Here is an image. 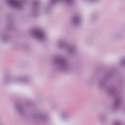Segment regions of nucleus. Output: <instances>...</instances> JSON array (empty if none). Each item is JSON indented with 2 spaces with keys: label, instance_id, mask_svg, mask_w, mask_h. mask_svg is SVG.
Returning <instances> with one entry per match:
<instances>
[{
  "label": "nucleus",
  "instance_id": "f3484780",
  "mask_svg": "<svg viewBox=\"0 0 125 125\" xmlns=\"http://www.w3.org/2000/svg\"><path fill=\"white\" fill-rule=\"evenodd\" d=\"M7 38V37L5 36H3L1 38V39L3 40H6Z\"/></svg>",
  "mask_w": 125,
  "mask_h": 125
},
{
  "label": "nucleus",
  "instance_id": "39448f33",
  "mask_svg": "<svg viewBox=\"0 0 125 125\" xmlns=\"http://www.w3.org/2000/svg\"><path fill=\"white\" fill-rule=\"evenodd\" d=\"M113 73L111 72H108L105 76L103 80H100L99 81L98 84L99 86L100 87H104L106 81L108 79L111 77Z\"/></svg>",
  "mask_w": 125,
  "mask_h": 125
},
{
  "label": "nucleus",
  "instance_id": "a211bd4d",
  "mask_svg": "<svg viewBox=\"0 0 125 125\" xmlns=\"http://www.w3.org/2000/svg\"><path fill=\"white\" fill-rule=\"evenodd\" d=\"M113 125H121L120 123L118 122H115Z\"/></svg>",
  "mask_w": 125,
  "mask_h": 125
},
{
  "label": "nucleus",
  "instance_id": "9d476101",
  "mask_svg": "<svg viewBox=\"0 0 125 125\" xmlns=\"http://www.w3.org/2000/svg\"><path fill=\"white\" fill-rule=\"evenodd\" d=\"M35 118H38L39 119H44V116L42 115H39L38 114H36L34 115Z\"/></svg>",
  "mask_w": 125,
  "mask_h": 125
},
{
  "label": "nucleus",
  "instance_id": "20e7f679",
  "mask_svg": "<svg viewBox=\"0 0 125 125\" xmlns=\"http://www.w3.org/2000/svg\"><path fill=\"white\" fill-rule=\"evenodd\" d=\"M7 3L11 7L16 9H19L22 6V2L19 0H7Z\"/></svg>",
  "mask_w": 125,
  "mask_h": 125
},
{
  "label": "nucleus",
  "instance_id": "f257e3e1",
  "mask_svg": "<svg viewBox=\"0 0 125 125\" xmlns=\"http://www.w3.org/2000/svg\"><path fill=\"white\" fill-rule=\"evenodd\" d=\"M55 66L60 70L67 71L70 68V66L64 59L61 58H57L54 61Z\"/></svg>",
  "mask_w": 125,
  "mask_h": 125
},
{
  "label": "nucleus",
  "instance_id": "6ab92c4d",
  "mask_svg": "<svg viewBox=\"0 0 125 125\" xmlns=\"http://www.w3.org/2000/svg\"><path fill=\"white\" fill-rule=\"evenodd\" d=\"M63 117H66V116H65V115H64V116H63Z\"/></svg>",
  "mask_w": 125,
  "mask_h": 125
},
{
  "label": "nucleus",
  "instance_id": "f03ea898",
  "mask_svg": "<svg viewBox=\"0 0 125 125\" xmlns=\"http://www.w3.org/2000/svg\"><path fill=\"white\" fill-rule=\"evenodd\" d=\"M108 92L109 94L113 95L115 99V101L114 105V108L116 109L118 108L120 105L121 98L120 94L116 91L114 88L108 89Z\"/></svg>",
  "mask_w": 125,
  "mask_h": 125
},
{
  "label": "nucleus",
  "instance_id": "2eb2a0df",
  "mask_svg": "<svg viewBox=\"0 0 125 125\" xmlns=\"http://www.w3.org/2000/svg\"><path fill=\"white\" fill-rule=\"evenodd\" d=\"M58 44L59 45H60V46L61 47H65V45L62 42H59Z\"/></svg>",
  "mask_w": 125,
  "mask_h": 125
},
{
  "label": "nucleus",
  "instance_id": "f8f14e48",
  "mask_svg": "<svg viewBox=\"0 0 125 125\" xmlns=\"http://www.w3.org/2000/svg\"><path fill=\"white\" fill-rule=\"evenodd\" d=\"M121 37V36L120 34H117L114 35L113 36V38L114 39H115L120 38Z\"/></svg>",
  "mask_w": 125,
  "mask_h": 125
},
{
  "label": "nucleus",
  "instance_id": "ddd939ff",
  "mask_svg": "<svg viewBox=\"0 0 125 125\" xmlns=\"http://www.w3.org/2000/svg\"><path fill=\"white\" fill-rule=\"evenodd\" d=\"M16 110L17 111H19L21 112H22V111L23 110L22 108L20 106H17L16 107Z\"/></svg>",
  "mask_w": 125,
  "mask_h": 125
},
{
  "label": "nucleus",
  "instance_id": "7ed1b4c3",
  "mask_svg": "<svg viewBox=\"0 0 125 125\" xmlns=\"http://www.w3.org/2000/svg\"><path fill=\"white\" fill-rule=\"evenodd\" d=\"M31 33L32 36L40 42L44 41L47 38V36L40 29H36L32 30L31 32Z\"/></svg>",
  "mask_w": 125,
  "mask_h": 125
},
{
  "label": "nucleus",
  "instance_id": "423d86ee",
  "mask_svg": "<svg viewBox=\"0 0 125 125\" xmlns=\"http://www.w3.org/2000/svg\"><path fill=\"white\" fill-rule=\"evenodd\" d=\"M73 0H51V2L52 3H56L61 1H65L67 3L71 4L73 2Z\"/></svg>",
  "mask_w": 125,
  "mask_h": 125
},
{
  "label": "nucleus",
  "instance_id": "6e6552de",
  "mask_svg": "<svg viewBox=\"0 0 125 125\" xmlns=\"http://www.w3.org/2000/svg\"><path fill=\"white\" fill-rule=\"evenodd\" d=\"M80 23V21L78 18H74L73 20L72 23L73 25H76L79 24Z\"/></svg>",
  "mask_w": 125,
  "mask_h": 125
},
{
  "label": "nucleus",
  "instance_id": "1a4fd4ad",
  "mask_svg": "<svg viewBox=\"0 0 125 125\" xmlns=\"http://www.w3.org/2000/svg\"><path fill=\"white\" fill-rule=\"evenodd\" d=\"M98 18V16L96 14H93L91 17V21H96Z\"/></svg>",
  "mask_w": 125,
  "mask_h": 125
},
{
  "label": "nucleus",
  "instance_id": "4468645a",
  "mask_svg": "<svg viewBox=\"0 0 125 125\" xmlns=\"http://www.w3.org/2000/svg\"><path fill=\"white\" fill-rule=\"evenodd\" d=\"M121 65L125 66V58L122 59L121 62Z\"/></svg>",
  "mask_w": 125,
  "mask_h": 125
},
{
  "label": "nucleus",
  "instance_id": "0eeeda50",
  "mask_svg": "<svg viewBox=\"0 0 125 125\" xmlns=\"http://www.w3.org/2000/svg\"><path fill=\"white\" fill-rule=\"evenodd\" d=\"M27 80L26 79H24L22 78H19L14 80L13 82L14 83H19L22 82H26Z\"/></svg>",
  "mask_w": 125,
  "mask_h": 125
},
{
  "label": "nucleus",
  "instance_id": "dca6fc26",
  "mask_svg": "<svg viewBox=\"0 0 125 125\" xmlns=\"http://www.w3.org/2000/svg\"><path fill=\"white\" fill-rule=\"evenodd\" d=\"M100 0H86V1L89 2H93L99 1Z\"/></svg>",
  "mask_w": 125,
  "mask_h": 125
},
{
  "label": "nucleus",
  "instance_id": "aec40b11",
  "mask_svg": "<svg viewBox=\"0 0 125 125\" xmlns=\"http://www.w3.org/2000/svg\"><path fill=\"white\" fill-rule=\"evenodd\" d=\"M37 3H36V4H35V6H36V5H37Z\"/></svg>",
  "mask_w": 125,
  "mask_h": 125
},
{
  "label": "nucleus",
  "instance_id": "9b49d317",
  "mask_svg": "<svg viewBox=\"0 0 125 125\" xmlns=\"http://www.w3.org/2000/svg\"><path fill=\"white\" fill-rule=\"evenodd\" d=\"M66 49L68 52L70 53H73L74 52V50L71 47H67L66 48Z\"/></svg>",
  "mask_w": 125,
  "mask_h": 125
}]
</instances>
